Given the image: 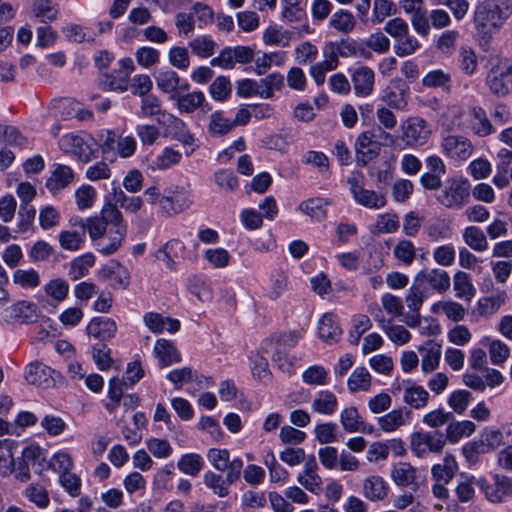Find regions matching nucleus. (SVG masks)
Returning <instances> with one entry per match:
<instances>
[{
    "label": "nucleus",
    "instance_id": "412c9836",
    "mask_svg": "<svg viewBox=\"0 0 512 512\" xmlns=\"http://www.w3.org/2000/svg\"><path fill=\"white\" fill-rule=\"evenodd\" d=\"M470 130L478 137H488L496 132V128L488 118L486 111L480 106H473L470 110Z\"/></svg>",
    "mask_w": 512,
    "mask_h": 512
},
{
    "label": "nucleus",
    "instance_id": "680f3d73",
    "mask_svg": "<svg viewBox=\"0 0 512 512\" xmlns=\"http://www.w3.org/2000/svg\"><path fill=\"white\" fill-rule=\"evenodd\" d=\"M182 159V154L171 147H165L162 152L153 161V168L166 170L178 164Z\"/></svg>",
    "mask_w": 512,
    "mask_h": 512
},
{
    "label": "nucleus",
    "instance_id": "c756f323",
    "mask_svg": "<svg viewBox=\"0 0 512 512\" xmlns=\"http://www.w3.org/2000/svg\"><path fill=\"white\" fill-rule=\"evenodd\" d=\"M388 485L378 475H370L363 481V495L370 501H381L388 494Z\"/></svg>",
    "mask_w": 512,
    "mask_h": 512
},
{
    "label": "nucleus",
    "instance_id": "7ed1b4c3",
    "mask_svg": "<svg viewBox=\"0 0 512 512\" xmlns=\"http://www.w3.org/2000/svg\"><path fill=\"white\" fill-rule=\"evenodd\" d=\"M470 183L462 177L450 178L445 182L437 201L448 209L459 210L469 202Z\"/></svg>",
    "mask_w": 512,
    "mask_h": 512
},
{
    "label": "nucleus",
    "instance_id": "37998d69",
    "mask_svg": "<svg viewBox=\"0 0 512 512\" xmlns=\"http://www.w3.org/2000/svg\"><path fill=\"white\" fill-rule=\"evenodd\" d=\"M306 0H281V16L284 20L294 23L306 18L304 3Z\"/></svg>",
    "mask_w": 512,
    "mask_h": 512
},
{
    "label": "nucleus",
    "instance_id": "aec40b11",
    "mask_svg": "<svg viewBox=\"0 0 512 512\" xmlns=\"http://www.w3.org/2000/svg\"><path fill=\"white\" fill-rule=\"evenodd\" d=\"M74 180L73 170L63 164H55L50 177L47 179L46 187L52 194H57L69 186Z\"/></svg>",
    "mask_w": 512,
    "mask_h": 512
},
{
    "label": "nucleus",
    "instance_id": "5701e85b",
    "mask_svg": "<svg viewBox=\"0 0 512 512\" xmlns=\"http://www.w3.org/2000/svg\"><path fill=\"white\" fill-rule=\"evenodd\" d=\"M338 408V399L330 390H321L314 396L311 409L314 413L331 416Z\"/></svg>",
    "mask_w": 512,
    "mask_h": 512
},
{
    "label": "nucleus",
    "instance_id": "bf43d9fd",
    "mask_svg": "<svg viewBox=\"0 0 512 512\" xmlns=\"http://www.w3.org/2000/svg\"><path fill=\"white\" fill-rule=\"evenodd\" d=\"M44 291L47 296L60 303L67 298L69 285L64 279L55 278L45 284Z\"/></svg>",
    "mask_w": 512,
    "mask_h": 512
},
{
    "label": "nucleus",
    "instance_id": "f704fd0d",
    "mask_svg": "<svg viewBox=\"0 0 512 512\" xmlns=\"http://www.w3.org/2000/svg\"><path fill=\"white\" fill-rule=\"evenodd\" d=\"M329 27L342 34H350L354 31L357 20L347 9H339L329 19Z\"/></svg>",
    "mask_w": 512,
    "mask_h": 512
},
{
    "label": "nucleus",
    "instance_id": "a19ab883",
    "mask_svg": "<svg viewBox=\"0 0 512 512\" xmlns=\"http://www.w3.org/2000/svg\"><path fill=\"white\" fill-rule=\"evenodd\" d=\"M475 428V424L469 420L451 422L446 428L445 439L450 443H457L463 437L470 436Z\"/></svg>",
    "mask_w": 512,
    "mask_h": 512
},
{
    "label": "nucleus",
    "instance_id": "13d9d810",
    "mask_svg": "<svg viewBox=\"0 0 512 512\" xmlns=\"http://www.w3.org/2000/svg\"><path fill=\"white\" fill-rule=\"evenodd\" d=\"M235 126L232 120L225 118L222 112H214L210 115L208 132L213 136L227 134Z\"/></svg>",
    "mask_w": 512,
    "mask_h": 512
},
{
    "label": "nucleus",
    "instance_id": "1a4fd4ad",
    "mask_svg": "<svg viewBox=\"0 0 512 512\" xmlns=\"http://www.w3.org/2000/svg\"><path fill=\"white\" fill-rule=\"evenodd\" d=\"M401 139L409 147L424 144L430 137L431 130L427 122L420 117H409L401 126Z\"/></svg>",
    "mask_w": 512,
    "mask_h": 512
},
{
    "label": "nucleus",
    "instance_id": "69168bd1",
    "mask_svg": "<svg viewBox=\"0 0 512 512\" xmlns=\"http://www.w3.org/2000/svg\"><path fill=\"white\" fill-rule=\"evenodd\" d=\"M450 82V73L441 69L428 72L422 79V85L430 88H448Z\"/></svg>",
    "mask_w": 512,
    "mask_h": 512
},
{
    "label": "nucleus",
    "instance_id": "49530a36",
    "mask_svg": "<svg viewBox=\"0 0 512 512\" xmlns=\"http://www.w3.org/2000/svg\"><path fill=\"white\" fill-rule=\"evenodd\" d=\"M477 480L478 478L472 475H461L455 489L458 501L465 503L474 500L476 495L475 486H477Z\"/></svg>",
    "mask_w": 512,
    "mask_h": 512
},
{
    "label": "nucleus",
    "instance_id": "473e14b6",
    "mask_svg": "<svg viewBox=\"0 0 512 512\" xmlns=\"http://www.w3.org/2000/svg\"><path fill=\"white\" fill-rule=\"evenodd\" d=\"M18 443L12 439L0 440V476L7 477L13 474L15 458L14 450Z\"/></svg>",
    "mask_w": 512,
    "mask_h": 512
},
{
    "label": "nucleus",
    "instance_id": "052dcab7",
    "mask_svg": "<svg viewBox=\"0 0 512 512\" xmlns=\"http://www.w3.org/2000/svg\"><path fill=\"white\" fill-rule=\"evenodd\" d=\"M459 37L457 30H446L437 38L435 46L441 54L450 56L456 50Z\"/></svg>",
    "mask_w": 512,
    "mask_h": 512
},
{
    "label": "nucleus",
    "instance_id": "6ab92c4d",
    "mask_svg": "<svg viewBox=\"0 0 512 512\" xmlns=\"http://www.w3.org/2000/svg\"><path fill=\"white\" fill-rule=\"evenodd\" d=\"M374 80L375 74L370 67L360 66L356 68L351 75L355 94L359 97L370 95L373 91Z\"/></svg>",
    "mask_w": 512,
    "mask_h": 512
},
{
    "label": "nucleus",
    "instance_id": "6e6d98bb",
    "mask_svg": "<svg viewBox=\"0 0 512 512\" xmlns=\"http://www.w3.org/2000/svg\"><path fill=\"white\" fill-rule=\"evenodd\" d=\"M391 477L397 485L408 486L415 480L416 469L409 463L400 462L394 466Z\"/></svg>",
    "mask_w": 512,
    "mask_h": 512
},
{
    "label": "nucleus",
    "instance_id": "a18cd8bd",
    "mask_svg": "<svg viewBox=\"0 0 512 512\" xmlns=\"http://www.w3.org/2000/svg\"><path fill=\"white\" fill-rule=\"evenodd\" d=\"M433 312L436 314H444L448 319L459 322L465 316V308L462 304L455 301H439L433 305Z\"/></svg>",
    "mask_w": 512,
    "mask_h": 512
},
{
    "label": "nucleus",
    "instance_id": "f8f14e48",
    "mask_svg": "<svg viewBox=\"0 0 512 512\" xmlns=\"http://www.w3.org/2000/svg\"><path fill=\"white\" fill-rule=\"evenodd\" d=\"M165 206L162 207V215L171 217L188 209L193 203V195L184 187L177 186L174 189H166Z\"/></svg>",
    "mask_w": 512,
    "mask_h": 512
},
{
    "label": "nucleus",
    "instance_id": "0eeeda50",
    "mask_svg": "<svg viewBox=\"0 0 512 512\" xmlns=\"http://www.w3.org/2000/svg\"><path fill=\"white\" fill-rule=\"evenodd\" d=\"M242 468V459L234 458L231 471H227L225 478L213 471H207L203 475L204 484L211 489L215 495L224 498L229 494V486L239 479Z\"/></svg>",
    "mask_w": 512,
    "mask_h": 512
},
{
    "label": "nucleus",
    "instance_id": "de8ad7c7",
    "mask_svg": "<svg viewBox=\"0 0 512 512\" xmlns=\"http://www.w3.org/2000/svg\"><path fill=\"white\" fill-rule=\"evenodd\" d=\"M203 466V458L196 453L183 454L177 463V467L182 473L192 477L197 476Z\"/></svg>",
    "mask_w": 512,
    "mask_h": 512
},
{
    "label": "nucleus",
    "instance_id": "864d4df0",
    "mask_svg": "<svg viewBox=\"0 0 512 512\" xmlns=\"http://www.w3.org/2000/svg\"><path fill=\"white\" fill-rule=\"evenodd\" d=\"M260 97L270 99L274 95V90H281L284 86V77L280 73H271L259 81Z\"/></svg>",
    "mask_w": 512,
    "mask_h": 512
},
{
    "label": "nucleus",
    "instance_id": "b1692460",
    "mask_svg": "<svg viewBox=\"0 0 512 512\" xmlns=\"http://www.w3.org/2000/svg\"><path fill=\"white\" fill-rule=\"evenodd\" d=\"M421 353V368L424 373H431L439 366L442 351L441 345L428 341L423 346L419 347Z\"/></svg>",
    "mask_w": 512,
    "mask_h": 512
},
{
    "label": "nucleus",
    "instance_id": "603ef678",
    "mask_svg": "<svg viewBox=\"0 0 512 512\" xmlns=\"http://www.w3.org/2000/svg\"><path fill=\"white\" fill-rule=\"evenodd\" d=\"M393 48L397 56L406 57L415 54L420 48V43L408 30L404 36L395 41Z\"/></svg>",
    "mask_w": 512,
    "mask_h": 512
},
{
    "label": "nucleus",
    "instance_id": "2eb2a0df",
    "mask_svg": "<svg viewBox=\"0 0 512 512\" xmlns=\"http://www.w3.org/2000/svg\"><path fill=\"white\" fill-rule=\"evenodd\" d=\"M39 314L37 305L25 300L18 301L5 309L6 319L20 324L35 323Z\"/></svg>",
    "mask_w": 512,
    "mask_h": 512
},
{
    "label": "nucleus",
    "instance_id": "a878e982",
    "mask_svg": "<svg viewBox=\"0 0 512 512\" xmlns=\"http://www.w3.org/2000/svg\"><path fill=\"white\" fill-rule=\"evenodd\" d=\"M465 114L466 111L461 105L456 103L449 104L440 114L441 125L445 126L447 131L463 129Z\"/></svg>",
    "mask_w": 512,
    "mask_h": 512
},
{
    "label": "nucleus",
    "instance_id": "3c124183",
    "mask_svg": "<svg viewBox=\"0 0 512 512\" xmlns=\"http://www.w3.org/2000/svg\"><path fill=\"white\" fill-rule=\"evenodd\" d=\"M263 42L266 45L287 47L291 42V33L280 27L270 26L263 33Z\"/></svg>",
    "mask_w": 512,
    "mask_h": 512
},
{
    "label": "nucleus",
    "instance_id": "f3484780",
    "mask_svg": "<svg viewBox=\"0 0 512 512\" xmlns=\"http://www.w3.org/2000/svg\"><path fill=\"white\" fill-rule=\"evenodd\" d=\"M55 371L47 365L35 361L31 362L25 369V380L32 385L48 388L54 385Z\"/></svg>",
    "mask_w": 512,
    "mask_h": 512
},
{
    "label": "nucleus",
    "instance_id": "ddd939ff",
    "mask_svg": "<svg viewBox=\"0 0 512 512\" xmlns=\"http://www.w3.org/2000/svg\"><path fill=\"white\" fill-rule=\"evenodd\" d=\"M368 312L374 316L379 327L384 331L390 341L397 345H404L409 342L411 338L410 332L405 327L394 325L390 320H386L377 305H370Z\"/></svg>",
    "mask_w": 512,
    "mask_h": 512
},
{
    "label": "nucleus",
    "instance_id": "e433bc0d",
    "mask_svg": "<svg viewBox=\"0 0 512 512\" xmlns=\"http://www.w3.org/2000/svg\"><path fill=\"white\" fill-rule=\"evenodd\" d=\"M453 287L455 296L458 299L471 301L476 294V288L472 283L471 276L464 271H457L453 276Z\"/></svg>",
    "mask_w": 512,
    "mask_h": 512
},
{
    "label": "nucleus",
    "instance_id": "f257e3e1",
    "mask_svg": "<svg viewBox=\"0 0 512 512\" xmlns=\"http://www.w3.org/2000/svg\"><path fill=\"white\" fill-rule=\"evenodd\" d=\"M512 15L511 0H483L473 11V24L481 46H490L494 33L500 31Z\"/></svg>",
    "mask_w": 512,
    "mask_h": 512
},
{
    "label": "nucleus",
    "instance_id": "72a5a7b5",
    "mask_svg": "<svg viewBox=\"0 0 512 512\" xmlns=\"http://www.w3.org/2000/svg\"><path fill=\"white\" fill-rule=\"evenodd\" d=\"M429 392L422 386L409 383L403 392V402L414 409H422L428 405Z\"/></svg>",
    "mask_w": 512,
    "mask_h": 512
},
{
    "label": "nucleus",
    "instance_id": "c03bdc74",
    "mask_svg": "<svg viewBox=\"0 0 512 512\" xmlns=\"http://www.w3.org/2000/svg\"><path fill=\"white\" fill-rule=\"evenodd\" d=\"M95 257L92 253H86L74 258L69 265L68 276L76 281L87 275L90 267L94 265Z\"/></svg>",
    "mask_w": 512,
    "mask_h": 512
},
{
    "label": "nucleus",
    "instance_id": "bb28decb",
    "mask_svg": "<svg viewBox=\"0 0 512 512\" xmlns=\"http://www.w3.org/2000/svg\"><path fill=\"white\" fill-rule=\"evenodd\" d=\"M144 323L153 333L177 332L180 328V322L177 319L163 317L161 314L149 312L144 315Z\"/></svg>",
    "mask_w": 512,
    "mask_h": 512
},
{
    "label": "nucleus",
    "instance_id": "9d476101",
    "mask_svg": "<svg viewBox=\"0 0 512 512\" xmlns=\"http://www.w3.org/2000/svg\"><path fill=\"white\" fill-rule=\"evenodd\" d=\"M414 282L422 290L432 289L440 294L445 293L451 285L448 272L439 268H426L419 271Z\"/></svg>",
    "mask_w": 512,
    "mask_h": 512
},
{
    "label": "nucleus",
    "instance_id": "2f4dec72",
    "mask_svg": "<svg viewBox=\"0 0 512 512\" xmlns=\"http://www.w3.org/2000/svg\"><path fill=\"white\" fill-rule=\"evenodd\" d=\"M458 470V464L451 453H446L442 463L433 465L431 469L432 478L436 482L449 483Z\"/></svg>",
    "mask_w": 512,
    "mask_h": 512
},
{
    "label": "nucleus",
    "instance_id": "4468645a",
    "mask_svg": "<svg viewBox=\"0 0 512 512\" xmlns=\"http://www.w3.org/2000/svg\"><path fill=\"white\" fill-rule=\"evenodd\" d=\"M165 120L158 119V123L166 126L167 132L176 140L181 142L185 147H191L190 151H186L190 155L194 151L195 138L189 131L187 124L173 114H167Z\"/></svg>",
    "mask_w": 512,
    "mask_h": 512
},
{
    "label": "nucleus",
    "instance_id": "8fccbe9b",
    "mask_svg": "<svg viewBox=\"0 0 512 512\" xmlns=\"http://www.w3.org/2000/svg\"><path fill=\"white\" fill-rule=\"evenodd\" d=\"M340 422L343 429L348 433H355L361 431L363 420L358 410L353 407L344 408L340 412Z\"/></svg>",
    "mask_w": 512,
    "mask_h": 512
},
{
    "label": "nucleus",
    "instance_id": "20e7f679",
    "mask_svg": "<svg viewBox=\"0 0 512 512\" xmlns=\"http://www.w3.org/2000/svg\"><path fill=\"white\" fill-rule=\"evenodd\" d=\"M347 183L357 204L373 210L385 207L387 201L383 194L364 188V176L361 172H352L347 179Z\"/></svg>",
    "mask_w": 512,
    "mask_h": 512
},
{
    "label": "nucleus",
    "instance_id": "c85d7f7f",
    "mask_svg": "<svg viewBox=\"0 0 512 512\" xmlns=\"http://www.w3.org/2000/svg\"><path fill=\"white\" fill-rule=\"evenodd\" d=\"M409 419V412L403 408L394 409L385 415L381 416L377 420V424L380 430L385 433H392L402 426L406 425Z\"/></svg>",
    "mask_w": 512,
    "mask_h": 512
},
{
    "label": "nucleus",
    "instance_id": "423d86ee",
    "mask_svg": "<svg viewBox=\"0 0 512 512\" xmlns=\"http://www.w3.org/2000/svg\"><path fill=\"white\" fill-rule=\"evenodd\" d=\"M440 149L446 158L455 162H464L472 156L474 145L467 136L448 134L442 137Z\"/></svg>",
    "mask_w": 512,
    "mask_h": 512
},
{
    "label": "nucleus",
    "instance_id": "09e8293b",
    "mask_svg": "<svg viewBox=\"0 0 512 512\" xmlns=\"http://www.w3.org/2000/svg\"><path fill=\"white\" fill-rule=\"evenodd\" d=\"M348 389L350 392L367 391L371 386V375L364 367H357L350 374L348 381Z\"/></svg>",
    "mask_w": 512,
    "mask_h": 512
},
{
    "label": "nucleus",
    "instance_id": "ea45409f",
    "mask_svg": "<svg viewBox=\"0 0 512 512\" xmlns=\"http://www.w3.org/2000/svg\"><path fill=\"white\" fill-rule=\"evenodd\" d=\"M462 237L465 244L476 252H484L489 247L486 235L477 226L466 227Z\"/></svg>",
    "mask_w": 512,
    "mask_h": 512
},
{
    "label": "nucleus",
    "instance_id": "58836bf2",
    "mask_svg": "<svg viewBox=\"0 0 512 512\" xmlns=\"http://www.w3.org/2000/svg\"><path fill=\"white\" fill-rule=\"evenodd\" d=\"M31 12L43 23L55 21L59 14L58 5L53 0H35Z\"/></svg>",
    "mask_w": 512,
    "mask_h": 512
},
{
    "label": "nucleus",
    "instance_id": "774afa93",
    "mask_svg": "<svg viewBox=\"0 0 512 512\" xmlns=\"http://www.w3.org/2000/svg\"><path fill=\"white\" fill-rule=\"evenodd\" d=\"M192 52L199 57H209L214 54L216 43L209 36H200L189 42Z\"/></svg>",
    "mask_w": 512,
    "mask_h": 512
},
{
    "label": "nucleus",
    "instance_id": "338daca9",
    "mask_svg": "<svg viewBox=\"0 0 512 512\" xmlns=\"http://www.w3.org/2000/svg\"><path fill=\"white\" fill-rule=\"evenodd\" d=\"M84 241V232L65 230L59 233V243L64 250L77 251L82 247Z\"/></svg>",
    "mask_w": 512,
    "mask_h": 512
},
{
    "label": "nucleus",
    "instance_id": "dca6fc26",
    "mask_svg": "<svg viewBox=\"0 0 512 512\" xmlns=\"http://www.w3.org/2000/svg\"><path fill=\"white\" fill-rule=\"evenodd\" d=\"M318 464L314 455L307 456L302 471L297 476L298 483L311 493H318L322 478L318 474Z\"/></svg>",
    "mask_w": 512,
    "mask_h": 512
},
{
    "label": "nucleus",
    "instance_id": "cd10ccee",
    "mask_svg": "<svg viewBox=\"0 0 512 512\" xmlns=\"http://www.w3.org/2000/svg\"><path fill=\"white\" fill-rule=\"evenodd\" d=\"M342 335V330L339 327L335 316L333 314H325L319 320L318 336L327 344L337 343Z\"/></svg>",
    "mask_w": 512,
    "mask_h": 512
},
{
    "label": "nucleus",
    "instance_id": "4d7b16f0",
    "mask_svg": "<svg viewBox=\"0 0 512 512\" xmlns=\"http://www.w3.org/2000/svg\"><path fill=\"white\" fill-rule=\"evenodd\" d=\"M507 294L502 291L489 297H485L478 302V311L482 316L494 314L506 301Z\"/></svg>",
    "mask_w": 512,
    "mask_h": 512
},
{
    "label": "nucleus",
    "instance_id": "39448f33",
    "mask_svg": "<svg viewBox=\"0 0 512 512\" xmlns=\"http://www.w3.org/2000/svg\"><path fill=\"white\" fill-rule=\"evenodd\" d=\"M445 445L446 439L439 431H416L410 439V449L418 458L440 454Z\"/></svg>",
    "mask_w": 512,
    "mask_h": 512
},
{
    "label": "nucleus",
    "instance_id": "5fc2aeb1",
    "mask_svg": "<svg viewBox=\"0 0 512 512\" xmlns=\"http://www.w3.org/2000/svg\"><path fill=\"white\" fill-rule=\"evenodd\" d=\"M155 79L157 87L164 93H174L180 86V78L172 69L161 70Z\"/></svg>",
    "mask_w": 512,
    "mask_h": 512
},
{
    "label": "nucleus",
    "instance_id": "f03ea898",
    "mask_svg": "<svg viewBox=\"0 0 512 512\" xmlns=\"http://www.w3.org/2000/svg\"><path fill=\"white\" fill-rule=\"evenodd\" d=\"M387 141L392 142V136L380 126L360 133L355 142L357 164L366 166L380 154Z\"/></svg>",
    "mask_w": 512,
    "mask_h": 512
},
{
    "label": "nucleus",
    "instance_id": "6e6552de",
    "mask_svg": "<svg viewBox=\"0 0 512 512\" xmlns=\"http://www.w3.org/2000/svg\"><path fill=\"white\" fill-rule=\"evenodd\" d=\"M477 487L491 503H502L512 497V479L507 476L495 475L492 484L484 478H478Z\"/></svg>",
    "mask_w": 512,
    "mask_h": 512
},
{
    "label": "nucleus",
    "instance_id": "7c9ffc66",
    "mask_svg": "<svg viewBox=\"0 0 512 512\" xmlns=\"http://www.w3.org/2000/svg\"><path fill=\"white\" fill-rule=\"evenodd\" d=\"M171 100L176 102L181 113H193L202 107L205 102V95L201 91H193L187 94H173Z\"/></svg>",
    "mask_w": 512,
    "mask_h": 512
},
{
    "label": "nucleus",
    "instance_id": "0e129e2a",
    "mask_svg": "<svg viewBox=\"0 0 512 512\" xmlns=\"http://www.w3.org/2000/svg\"><path fill=\"white\" fill-rule=\"evenodd\" d=\"M393 255L404 265H410L416 257V248L411 241L402 239L395 245Z\"/></svg>",
    "mask_w": 512,
    "mask_h": 512
},
{
    "label": "nucleus",
    "instance_id": "4be33fe9",
    "mask_svg": "<svg viewBox=\"0 0 512 512\" xmlns=\"http://www.w3.org/2000/svg\"><path fill=\"white\" fill-rule=\"evenodd\" d=\"M117 331V326L114 320L107 317H95L88 326L87 333L101 341L109 340L114 337Z\"/></svg>",
    "mask_w": 512,
    "mask_h": 512
},
{
    "label": "nucleus",
    "instance_id": "a211bd4d",
    "mask_svg": "<svg viewBox=\"0 0 512 512\" xmlns=\"http://www.w3.org/2000/svg\"><path fill=\"white\" fill-rule=\"evenodd\" d=\"M60 149L69 154L77 156L81 161L88 162L93 155V149L78 135L67 134L59 141Z\"/></svg>",
    "mask_w": 512,
    "mask_h": 512
},
{
    "label": "nucleus",
    "instance_id": "e2e57ef3",
    "mask_svg": "<svg viewBox=\"0 0 512 512\" xmlns=\"http://www.w3.org/2000/svg\"><path fill=\"white\" fill-rule=\"evenodd\" d=\"M207 458L216 470L220 472L231 471L233 460H230V453L227 449H209Z\"/></svg>",
    "mask_w": 512,
    "mask_h": 512
},
{
    "label": "nucleus",
    "instance_id": "c9c22d12",
    "mask_svg": "<svg viewBox=\"0 0 512 512\" xmlns=\"http://www.w3.org/2000/svg\"><path fill=\"white\" fill-rule=\"evenodd\" d=\"M74 225L82 228L84 233L87 231L90 239L95 243L99 242L109 230L108 225L99 216L79 219Z\"/></svg>",
    "mask_w": 512,
    "mask_h": 512
},
{
    "label": "nucleus",
    "instance_id": "4c0bfd02",
    "mask_svg": "<svg viewBox=\"0 0 512 512\" xmlns=\"http://www.w3.org/2000/svg\"><path fill=\"white\" fill-rule=\"evenodd\" d=\"M154 353L162 367L181 361V356L174 345L165 339H158L154 346Z\"/></svg>",
    "mask_w": 512,
    "mask_h": 512
},
{
    "label": "nucleus",
    "instance_id": "393cba45",
    "mask_svg": "<svg viewBox=\"0 0 512 512\" xmlns=\"http://www.w3.org/2000/svg\"><path fill=\"white\" fill-rule=\"evenodd\" d=\"M126 230V227L109 228L107 234L95 244L97 251L103 255L115 253L121 246Z\"/></svg>",
    "mask_w": 512,
    "mask_h": 512
},
{
    "label": "nucleus",
    "instance_id": "9b49d317",
    "mask_svg": "<svg viewBox=\"0 0 512 512\" xmlns=\"http://www.w3.org/2000/svg\"><path fill=\"white\" fill-rule=\"evenodd\" d=\"M486 82L494 95H508L512 92V63L492 68L487 75Z\"/></svg>",
    "mask_w": 512,
    "mask_h": 512
},
{
    "label": "nucleus",
    "instance_id": "79ce46f5",
    "mask_svg": "<svg viewBox=\"0 0 512 512\" xmlns=\"http://www.w3.org/2000/svg\"><path fill=\"white\" fill-rule=\"evenodd\" d=\"M330 202L324 198H310L299 205V210L315 221H322L326 218V209Z\"/></svg>",
    "mask_w": 512,
    "mask_h": 512
}]
</instances>
